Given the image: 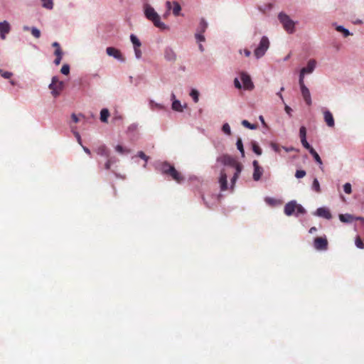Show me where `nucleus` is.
<instances>
[{
  "instance_id": "obj_1",
  "label": "nucleus",
  "mask_w": 364,
  "mask_h": 364,
  "mask_svg": "<svg viewBox=\"0 0 364 364\" xmlns=\"http://www.w3.org/2000/svg\"><path fill=\"white\" fill-rule=\"evenodd\" d=\"M160 171L163 174L170 176L178 183H181L184 181L182 173L168 162H162L160 166Z\"/></svg>"
},
{
  "instance_id": "obj_2",
  "label": "nucleus",
  "mask_w": 364,
  "mask_h": 364,
  "mask_svg": "<svg viewBox=\"0 0 364 364\" xmlns=\"http://www.w3.org/2000/svg\"><path fill=\"white\" fill-rule=\"evenodd\" d=\"M144 14L146 17L153 22L154 25L161 30H168V27L160 20V16L150 5L144 6Z\"/></svg>"
},
{
  "instance_id": "obj_3",
  "label": "nucleus",
  "mask_w": 364,
  "mask_h": 364,
  "mask_svg": "<svg viewBox=\"0 0 364 364\" xmlns=\"http://www.w3.org/2000/svg\"><path fill=\"white\" fill-rule=\"evenodd\" d=\"M95 151L98 156L105 157L107 159L103 165L104 168L106 170L109 169L112 164H114L117 162L116 158L110 156L109 150L105 144L99 145L95 148Z\"/></svg>"
},
{
  "instance_id": "obj_4",
  "label": "nucleus",
  "mask_w": 364,
  "mask_h": 364,
  "mask_svg": "<svg viewBox=\"0 0 364 364\" xmlns=\"http://www.w3.org/2000/svg\"><path fill=\"white\" fill-rule=\"evenodd\" d=\"M279 20L283 26L284 29L289 33L294 32V22L285 13H280L278 16Z\"/></svg>"
},
{
  "instance_id": "obj_5",
  "label": "nucleus",
  "mask_w": 364,
  "mask_h": 364,
  "mask_svg": "<svg viewBox=\"0 0 364 364\" xmlns=\"http://www.w3.org/2000/svg\"><path fill=\"white\" fill-rule=\"evenodd\" d=\"M269 46V39L263 36L259 41V45L254 50V54L255 57L259 59L262 58L267 50Z\"/></svg>"
},
{
  "instance_id": "obj_6",
  "label": "nucleus",
  "mask_w": 364,
  "mask_h": 364,
  "mask_svg": "<svg viewBox=\"0 0 364 364\" xmlns=\"http://www.w3.org/2000/svg\"><path fill=\"white\" fill-rule=\"evenodd\" d=\"M49 89L51 90L53 96L57 97L63 89V82L59 81L58 78L54 76L53 77L52 82L49 85Z\"/></svg>"
},
{
  "instance_id": "obj_7",
  "label": "nucleus",
  "mask_w": 364,
  "mask_h": 364,
  "mask_svg": "<svg viewBox=\"0 0 364 364\" xmlns=\"http://www.w3.org/2000/svg\"><path fill=\"white\" fill-rule=\"evenodd\" d=\"M240 78L242 83V87L245 90H252L254 89V84L250 76L245 72H241Z\"/></svg>"
},
{
  "instance_id": "obj_8",
  "label": "nucleus",
  "mask_w": 364,
  "mask_h": 364,
  "mask_svg": "<svg viewBox=\"0 0 364 364\" xmlns=\"http://www.w3.org/2000/svg\"><path fill=\"white\" fill-rule=\"evenodd\" d=\"M218 162L224 165H228L233 168H237V166H242L239 162L232 159L228 155H223L218 159Z\"/></svg>"
},
{
  "instance_id": "obj_9",
  "label": "nucleus",
  "mask_w": 364,
  "mask_h": 364,
  "mask_svg": "<svg viewBox=\"0 0 364 364\" xmlns=\"http://www.w3.org/2000/svg\"><path fill=\"white\" fill-rule=\"evenodd\" d=\"M299 85L301 88V95L308 106L311 105V97L309 88L304 85V80H299Z\"/></svg>"
},
{
  "instance_id": "obj_10",
  "label": "nucleus",
  "mask_w": 364,
  "mask_h": 364,
  "mask_svg": "<svg viewBox=\"0 0 364 364\" xmlns=\"http://www.w3.org/2000/svg\"><path fill=\"white\" fill-rule=\"evenodd\" d=\"M328 242L326 237H316L314 240V247L317 250H326Z\"/></svg>"
},
{
  "instance_id": "obj_11",
  "label": "nucleus",
  "mask_w": 364,
  "mask_h": 364,
  "mask_svg": "<svg viewBox=\"0 0 364 364\" xmlns=\"http://www.w3.org/2000/svg\"><path fill=\"white\" fill-rule=\"evenodd\" d=\"M316 61L314 60H310L308 61V63H307V66L306 67H304L301 70V72H300V76H299V80H304V75L306 74H309V73H311L315 67H316Z\"/></svg>"
},
{
  "instance_id": "obj_12",
  "label": "nucleus",
  "mask_w": 364,
  "mask_h": 364,
  "mask_svg": "<svg viewBox=\"0 0 364 364\" xmlns=\"http://www.w3.org/2000/svg\"><path fill=\"white\" fill-rule=\"evenodd\" d=\"M166 9L168 11L172 10L174 16H178L181 14V7L177 1L171 2L168 1L166 2Z\"/></svg>"
},
{
  "instance_id": "obj_13",
  "label": "nucleus",
  "mask_w": 364,
  "mask_h": 364,
  "mask_svg": "<svg viewBox=\"0 0 364 364\" xmlns=\"http://www.w3.org/2000/svg\"><path fill=\"white\" fill-rule=\"evenodd\" d=\"M106 53L109 56H112L115 59H117L121 61H124V59L122 56V53L119 50L113 48V47H107L106 48Z\"/></svg>"
},
{
  "instance_id": "obj_14",
  "label": "nucleus",
  "mask_w": 364,
  "mask_h": 364,
  "mask_svg": "<svg viewBox=\"0 0 364 364\" xmlns=\"http://www.w3.org/2000/svg\"><path fill=\"white\" fill-rule=\"evenodd\" d=\"M11 31V26L7 21L0 22V38L1 39H6V36Z\"/></svg>"
},
{
  "instance_id": "obj_15",
  "label": "nucleus",
  "mask_w": 364,
  "mask_h": 364,
  "mask_svg": "<svg viewBox=\"0 0 364 364\" xmlns=\"http://www.w3.org/2000/svg\"><path fill=\"white\" fill-rule=\"evenodd\" d=\"M252 164L254 166L253 179L258 181L263 173V168L259 166L257 161H254Z\"/></svg>"
},
{
  "instance_id": "obj_16",
  "label": "nucleus",
  "mask_w": 364,
  "mask_h": 364,
  "mask_svg": "<svg viewBox=\"0 0 364 364\" xmlns=\"http://www.w3.org/2000/svg\"><path fill=\"white\" fill-rule=\"evenodd\" d=\"M296 210V203L294 200H291L285 205L284 212L287 215H292Z\"/></svg>"
},
{
  "instance_id": "obj_17",
  "label": "nucleus",
  "mask_w": 364,
  "mask_h": 364,
  "mask_svg": "<svg viewBox=\"0 0 364 364\" xmlns=\"http://www.w3.org/2000/svg\"><path fill=\"white\" fill-rule=\"evenodd\" d=\"M228 176L225 169H223L220 173V178H219V184L222 191L228 190Z\"/></svg>"
},
{
  "instance_id": "obj_18",
  "label": "nucleus",
  "mask_w": 364,
  "mask_h": 364,
  "mask_svg": "<svg viewBox=\"0 0 364 364\" xmlns=\"http://www.w3.org/2000/svg\"><path fill=\"white\" fill-rule=\"evenodd\" d=\"M316 215L320 217H323L326 219H331L332 218V215L328 209L326 208H319L316 210Z\"/></svg>"
},
{
  "instance_id": "obj_19",
  "label": "nucleus",
  "mask_w": 364,
  "mask_h": 364,
  "mask_svg": "<svg viewBox=\"0 0 364 364\" xmlns=\"http://www.w3.org/2000/svg\"><path fill=\"white\" fill-rule=\"evenodd\" d=\"M324 119L326 122L327 125L330 127H333L335 125L334 118L333 114L331 113V111H325L323 112Z\"/></svg>"
},
{
  "instance_id": "obj_20",
  "label": "nucleus",
  "mask_w": 364,
  "mask_h": 364,
  "mask_svg": "<svg viewBox=\"0 0 364 364\" xmlns=\"http://www.w3.org/2000/svg\"><path fill=\"white\" fill-rule=\"evenodd\" d=\"M164 58L166 60L174 61L176 60V54L171 48H166L164 50Z\"/></svg>"
},
{
  "instance_id": "obj_21",
  "label": "nucleus",
  "mask_w": 364,
  "mask_h": 364,
  "mask_svg": "<svg viewBox=\"0 0 364 364\" xmlns=\"http://www.w3.org/2000/svg\"><path fill=\"white\" fill-rule=\"evenodd\" d=\"M52 46L55 48L54 51V55L55 57H63V51L61 50L60 44L55 41L52 43Z\"/></svg>"
},
{
  "instance_id": "obj_22",
  "label": "nucleus",
  "mask_w": 364,
  "mask_h": 364,
  "mask_svg": "<svg viewBox=\"0 0 364 364\" xmlns=\"http://www.w3.org/2000/svg\"><path fill=\"white\" fill-rule=\"evenodd\" d=\"M208 28V23L205 21L204 18H201L200 22L199 23L197 33H204L205 30Z\"/></svg>"
},
{
  "instance_id": "obj_23",
  "label": "nucleus",
  "mask_w": 364,
  "mask_h": 364,
  "mask_svg": "<svg viewBox=\"0 0 364 364\" xmlns=\"http://www.w3.org/2000/svg\"><path fill=\"white\" fill-rule=\"evenodd\" d=\"M309 153L313 156L315 161L319 164L320 168H322V160L321 159L317 152L314 150V149H311Z\"/></svg>"
},
{
  "instance_id": "obj_24",
  "label": "nucleus",
  "mask_w": 364,
  "mask_h": 364,
  "mask_svg": "<svg viewBox=\"0 0 364 364\" xmlns=\"http://www.w3.org/2000/svg\"><path fill=\"white\" fill-rule=\"evenodd\" d=\"M339 219L343 223H351L353 221V216L346 213L345 215H339Z\"/></svg>"
},
{
  "instance_id": "obj_25",
  "label": "nucleus",
  "mask_w": 364,
  "mask_h": 364,
  "mask_svg": "<svg viewBox=\"0 0 364 364\" xmlns=\"http://www.w3.org/2000/svg\"><path fill=\"white\" fill-rule=\"evenodd\" d=\"M172 109L176 112H183L181 102L178 100H174L172 104Z\"/></svg>"
},
{
  "instance_id": "obj_26",
  "label": "nucleus",
  "mask_w": 364,
  "mask_h": 364,
  "mask_svg": "<svg viewBox=\"0 0 364 364\" xmlns=\"http://www.w3.org/2000/svg\"><path fill=\"white\" fill-rule=\"evenodd\" d=\"M189 95L196 103L198 102L200 93L198 90L192 89Z\"/></svg>"
},
{
  "instance_id": "obj_27",
  "label": "nucleus",
  "mask_w": 364,
  "mask_h": 364,
  "mask_svg": "<svg viewBox=\"0 0 364 364\" xmlns=\"http://www.w3.org/2000/svg\"><path fill=\"white\" fill-rule=\"evenodd\" d=\"M109 115V112L107 109H102V111L100 112V120L102 122H107Z\"/></svg>"
},
{
  "instance_id": "obj_28",
  "label": "nucleus",
  "mask_w": 364,
  "mask_h": 364,
  "mask_svg": "<svg viewBox=\"0 0 364 364\" xmlns=\"http://www.w3.org/2000/svg\"><path fill=\"white\" fill-rule=\"evenodd\" d=\"M235 172L234 173V176L231 179V182H232V184L234 185L235 181H237L240 172H241V170H242V166H237V168H235Z\"/></svg>"
},
{
  "instance_id": "obj_29",
  "label": "nucleus",
  "mask_w": 364,
  "mask_h": 364,
  "mask_svg": "<svg viewBox=\"0 0 364 364\" xmlns=\"http://www.w3.org/2000/svg\"><path fill=\"white\" fill-rule=\"evenodd\" d=\"M252 150L257 155V156H260L262 153V149L259 147V146L257 144V142L255 141H252Z\"/></svg>"
},
{
  "instance_id": "obj_30",
  "label": "nucleus",
  "mask_w": 364,
  "mask_h": 364,
  "mask_svg": "<svg viewBox=\"0 0 364 364\" xmlns=\"http://www.w3.org/2000/svg\"><path fill=\"white\" fill-rule=\"evenodd\" d=\"M43 3V6L48 10H51L53 8V0H41Z\"/></svg>"
},
{
  "instance_id": "obj_31",
  "label": "nucleus",
  "mask_w": 364,
  "mask_h": 364,
  "mask_svg": "<svg viewBox=\"0 0 364 364\" xmlns=\"http://www.w3.org/2000/svg\"><path fill=\"white\" fill-rule=\"evenodd\" d=\"M131 41L134 46V48H139L141 46V43L139 41V40L134 36L131 35L130 36Z\"/></svg>"
},
{
  "instance_id": "obj_32",
  "label": "nucleus",
  "mask_w": 364,
  "mask_h": 364,
  "mask_svg": "<svg viewBox=\"0 0 364 364\" xmlns=\"http://www.w3.org/2000/svg\"><path fill=\"white\" fill-rule=\"evenodd\" d=\"M236 146L237 149L240 151L241 156L243 157L245 155V152L244 151L242 140L240 138L237 139Z\"/></svg>"
},
{
  "instance_id": "obj_33",
  "label": "nucleus",
  "mask_w": 364,
  "mask_h": 364,
  "mask_svg": "<svg viewBox=\"0 0 364 364\" xmlns=\"http://www.w3.org/2000/svg\"><path fill=\"white\" fill-rule=\"evenodd\" d=\"M115 151L122 154L129 153V150L125 149L124 147L119 144L115 146Z\"/></svg>"
},
{
  "instance_id": "obj_34",
  "label": "nucleus",
  "mask_w": 364,
  "mask_h": 364,
  "mask_svg": "<svg viewBox=\"0 0 364 364\" xmlns=\"http://www.w3.org/2000/svg\"><path fill=\"white\" fill-rule=\"evenodd\" d=\"M242 125L245 127H247L250 129H256V125L251 124L249 121L247 119H243L241 122Z\"/></svg>"
},
{
  "instance_id": "obj_35",
  "label": "nucleus",
  "mask_w": 364,
  "mask_h": 364,
  "mask_svg": "<svg viewBox=\"0 0 364 364\" xmlns=\"http://www.w3.org/2000/svg\"><path fill=\"white\" fill-rule=\"evenodd\" d=\"M31 35L33 36H34L37 39L38 38H41V31L39 29H38L37 28H35V27H32L31 28Z\"/></svg>"
},
{
  "instance_id": "obj_36",
  "label": "nucleus",
  "mask_w": 364,
  "mask_h": 364,
  "mask_svg": "<svg viewBox=\"0 0 364 364\" xmlns=\"http://www.w3.org/2000/svg\"><path fill=\"white\" fill-rule=\"evenodd\" d=\"M0 75L5 79H9L14 75V74L11 72L4 71L2 69H0Z\"/></svg>"
},
{
  "instance_id": "obj_37",
  "label": "nucleus",
  "mask_w": 364,
  "mask_h": 364,
  "mask_svg": "<svg viewBox=\"0 0 364 364\" xmlns=\"http://www.w3.org/2000/svg\"><path fill=\"white\" fill-rule=\"evenodd\" d=\"M336 31L338 32H341L343 34V36H349L350 33L348 29L344 28L341 26H338L336 27Z\"/></svg>"
},
{
  "instance_id": "obj_38",
  "label": "nucleus",
  "mask_w": 364,
  "mask_h": 364,
  "mask_svg": "<svg viewBox=\"0 0 364 364\" xmlns=\"http://www.w3.org/2000/svg\"><path fill=\"white\" fill-rule=\"evenodd\" d=\"M60 73L68 75L70 73V65L68 64H64L60 68Z\"/></svg>"
},
{
  "instance_id": "obj_39",
  "label": "nucleus",
  "mask_w": 364,
  "mask_h": 364,
  "mask_svg": "<svg viewBox=\"0 0 364 364\" xmlns=\"http://www.w3.org/2000/svg\"><path fill=\"white\" fill-rule=\"evenodd\" d=\"M312 188L317 193L321 191L318 181L316 178H314L312 183Z\"/></svg>"
},
{
  "instance_id": "obj_40",
  "label": "nucleus",
  "mask_w": 364,
  "mask_h": 364,
  "mask_svg": "<svg viewBox=\"0 0 364 364\" xmlns=\"http://www.w3.org/2000/svg\"><path fill=\"white\" fill-rule=\"evenodd\" d=\"M264 201L266 202V203H267L268 205H277V200L273 198H270V197H267L264 198Z\"/></svg>"
},
{
  "instance_id": "obj_41",
  "label": "nucleus",
  "mask_w": 364,
  "mask_h": 364,
  "mask_svg": "<svg viewBox=\"0 0 364 364\" xmlns=\"http://www.w3.org/2000/svg\"><path fill=\"white\" fill-rule=\"evenodd\" d=\"M223 131L225 134L227 135L230 136L231 135V129L229 124L225 123L223 126Z\"/></svg>"
},
{
  "instance_id": "obj_42",
  "label": "nucleus",
  "mask_w": 364,
  "mask_h": 364,
  "mask_svg": "<svg viewBox=\"0 0 364 364\" xmlns=\"http://www.w3.org/2000/svg\"><path fill=\"white\" fill-rule=\"evenodd\" d=\"M305 209L301 205L297 203V208H296L294 214H296V215H299V214H305Z\"/></svg>"
},
{
  "instance_id": "obj_43",
  "label": "nucleus",
  "mask_w": 364,
  "mask_h": 364,
  "mask_svg": "<svg viewBox=\"0 0 364 364\" xmlns=\"http://www.w3.org/2000/svg\"><path fill=\"white\" fill-rule=\"evenodd\" d=\"M343 191L347 194H350L352 193V186L349 183H345L343 185Z\"/></svg>"
},
{
  "instance_id": "obj_44",
  "label": "nucleus",
  "mask_w": 364,
  "mask_h": 364,
  "mask_svg": "<svg viewBox=\"0 0 364 364\" xmlns=\"http://www.w3.org/2000/svg\"><path fill=\"white\" fill-rule=\"evenodd\" d=\"M300 139H306V129L305 127H301L299 132Z\"/></svg>"
},
{
  "instance_id": "obj_45",
  "label": "nucleus",
  "mask_w": 364,
  "mask_h": 364,
  "mask_svg": "<svg viewBox=\"0 0 364 364\" xmlns=\"http://www.w3.org/2000/svg\"><path fill=\"white\" fill-rule=\"evenodd\" d=\"M306 173L304 170H297L296 171V177L297 178H302L306 176Z\"/></svg>"
},
{
  "instance_id": "obj_46",
  "label": "nucleus",
  "mask_w": 364,
  "mask_h": 364,
  "mask_svg": "<svg viewBox=\"0 0 364 364\" xmlns=\"http://www.w3.org/2000/svg\"><path fill=\"white\" fill-rule=\"evenodd\" d=\"M302 145L310 151L311 149H314L307 141L306 138L305 139H301Z\"/></svg>"
},
{
  "instance_id": "obj_47",
  "label": "nucleus",
  "mask_w": 364,
  "mask_h": 364,
  "mask_svg": "<svg viewBox=\"0 0 364 364\" xmlns=\"http://www.w3.org/2000/svg\"><path fill=\"white\" fill-rule=\"evenodd\" d=\"M137 156L141 159L144 160L146 162H147L149 160V156H147L144 151H139L137 153Z\"/></svg>"
},
{
  "instance_id": "obj_48",
  "label": "nucleus",
  "mask_w": 364,
  "mask_h": 364,
  "mask_svg": "<svg viewBox=\"0 0 364 364\" xmlns=\"http://www.w3.org/2000/svg\"><path fill=\"white\" fill-rule=\"evenodd\" d=\"M355 245L358 248H364V243L360 237H357L355 240Z\"/></svg>"
},
{
  "instance_id": "obj_49",
  "label": "nucleus",
  "mask_w": 364,
  "mask_h": 364,
  "mask_svg": "<svg viewBox=\"0 0 364 364\" xmlns=\"http://www.w3.org/2000/svg\"><path fill=\"white\" fill-rule=\"evenodd\" d=\"M270 146H272V149L275 152L279 153L281 151L280 146L276 143H274V142L271 143Z\"/></svg>"
},
{
  "instance_id": "obj_50",
  "label": "nucleus",
  "mask_w": 364,
  "mask_h": 364,
  "mask_svg": "<svg viewBox=\"0 0 364 364\" xmlns=\"http://www.w3.org/2000/svg\"><path fill=\"white\" fill-rule=\"evenodd\" d=\"M134 54L137 59H139L141 58V50L139 49V48H134Z\"/></svg>"
},
{
  "instance_id": "obj_51",
  "label": "nucleus",
  "mask_w": 364,
  "mask_h": 364,
  "mask_svg": "<svg viewBox=\"0 0 364 364\" xmlns=\"http://www.w3.org/2000/svg\"><path fill=\"white\" fill-rule=\"evenodd\" d=\"M203 33H196V38L198 41H205V37L203 36Z\"/></svg>"
},
{
  "instance_id": "obj_52",
  "label": "nucleus",
  "mask_w": 364,
  "mask_h": 364,
  "mask_svg": "<svg viewBox=\"0 0 364 364\" xmlns=\"http://www.w3.org/2000/svg\"><path fill=\"white\" fill-rule=\"evenodd\" d=\"M234 85L237 89H240L242 87L241 84L237 78H235Z\"/></svg>"
},
{
  "instance_id": "obj_53",
  "label": "nucleus",
  "mask_w": 364,
  "mask_h": 364,
  "mask_svg": "<svg viewBox=\"0 0 364 364\" xmlns=\"http://www.w3.org/2000/svg\"><path fill=\"white\" fill-rule=\"evenodd\" d=\"M284 90V87H282L280 90L277 93L279 97L282 100V102L284 103V98L282 94V92Z\"/></svg>"
},
{
  "instance_id": "obj_54",
  "label": "nucleus",
  "mask_w": 364,
  "mask_h": 364,
  "mask_svg": "<svg viewBox=\"0 0 364 364\" xmlns=\"http://www.w3.org/2000/svg\"><path fill=\"white\" fill-rule=\"evenodd\" d=\"M284 110L287 114H288L289 115H291V109L289 106L285 105Z\"/></svg>"
},
{
  "instance_id": "obj_55",
  "label": "nucleus",
  "mask_w": 364,
  "mask_h": 364,
  "mask_svg": "<svg viewBox=\"0 0 364 364\" xmlns=\"http://www.w3.org/2000/svg\"><path fill=\"white\" fill-rule=\"evenodd\" d=\"M61 59H62V57H56L54 60V63L56 65H59L60 63Z\"/></svg>"
},
{
  "instance_id": "obj_56",
  "label": "nucleus",
  "mask_w": 364,
  "mask_h": 364,
  "mask_svg": "<svg viewBox=\"0 0 364 364\" xmlns=\"http://www.w3.org/2000/svg\"><path fill=\"white\" fill-rule=\"evenodd\" d=\"M151 105L152 109L154 108V106H155L158 109H161L162 108L161 105H160L159 104H154L153 101L151 102Z\"/></svg>"
},
{
  "instance_id": "obj_57",
  "label": "nucleus",
  "mask_w": 364,
  "mask_h": 364,
  "mask_svg": "<svg viewBox=\"0 0 364 364\" xmlns=\"http://www.w3.org/2000/svg\"><path fill=\"white\" fill-rule=\"evenodd\" d=\"M72 119L74 122L77 123L79 121L77 116L75 114H72Z\"/></svg>"
},
{
  "instance_id": "obj_58",
  "label": "nucleus",
  "mask_w": 364,
  "mask_h": 364,
  "mask_svg": "<svg viewBox=\"0 0 364 364\" xmlns=\"http://www.w3.org/2000/svg\"><path fill=\"white\" fill-rule=\"evenodd\" d=\"M83 151L88 155H90V149L87 148L86 146H82Z\"/></svg>"
},
{
  "instance_id": "obj_59",
  "label": "nucleus",
  "mask_w": 364,
  "mask_h": 364,
  "mask_svg": "<svg viewBox=\"0 0 364 364\" xmlns=\"http://www.w3.org/2000/svg\"><path fill=\"white\" fill-rule=\"evenodd\" d=\"M243 52H245V56H247V57H250V55H251V52H250V50H248V49H245V50H243Z\"/></svg>"
},
{
  "instance_id": "obj_60",
  "label": "nucleus",
  "mask_w": 364,
  "mask_h": 364,
  "mask_svg": "<svg viewBox=\"0 0 364 364\" xmlns=\"http://www.w3.org/2000/svg\"><path fill=\"white\" fill-rule=\"evenodd\" d=\"M75 136H76V138H77V140L78 143H79L80 144H81V138H80V134H79L77 132H76V133L75 134Z\"/></svg>"
},
{
  "instance_id": "obj_61",
  "label": "nucleus",
  "mask_w": 364,
  "mask_h": 364,
  "mask_svg": "<svg viewBox=\"0 0 364 364\" xmlns=\"http://www.w3.org/2000/svg\"><path fill=\"white\" fill-rule=\"evenodd\" d=\"M315 231H316V228L315 227H312L310 228L309 230V233H313Z\"/></svg>"
},
{
  "instance_id": "obj_62",
  "label": "nucleus",
  "mask_w": 364,
  "mask_h": 364,
  "mask_svg": "<svg viewBox=\"0 0 364 364\" xmlns=\"http://www.w3.org/2000/svg\"><path fill=\"white\" fill-rule=\"evenodd\" d=\"M199 49L200 50L201 52H203L204 50L203 45H201V44L199 45Z\"/></svg>"
},
{
  "instance_id": "obj_63",
  "label": "nucleus",
  "mask_w": 364,
  "mask_h": 364,
  "mask_svg": "<svg viewBox=\"0 0 364 364\" xmlns=\"http://www.w3.org/2000/svg\"><path fill=\"white\" fill-rule=\"evenodd\" d=\"M171 98H172L173 101L174 100H176V95H175V94H174V93H173V94L171 95Z\"/></svg>"
},
{
  "instance_id": "obj_64",
  "label": "nucleus",
  "mask_w": 364,
  "mask_h": 364,
  "mask_svg": "<svg viewBox=\"0 0 364 364\" xmlns=\"http://www.w3.org/2000/svg\"><path fill=\"white\" fill-rule=\"evenodd\" d=\"M23 30L24 31H28V30H31V29L28 26H24Z\"/></svg>"
}]
</instances>
